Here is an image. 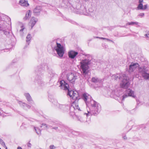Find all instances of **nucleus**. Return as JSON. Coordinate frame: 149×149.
Masks as SVG:
<instances>
[{"mask_svg":"<svg viewBox=\"0 0 149 149\" xmlns=\"http://www.w3.org/2000/svg\"><path fill=\"white\" fill-rule=\"evenodd\" d=\"M35 82L40 86H42L44 85V82L42 81L41 77L38 75L35 78Z\"/></svg>","mask_w":149,"mask_h":149,"instance_id":"obj_17","label":"nucleus"},{"mask_svg":"<svg viewBox=\"0 0 149 149\" xmlns=\"http://www.w3.org/2000/svg\"><path fill=\"white\" fill-rule=\"evenodd\" d=\"M24 95L28 101L30 102L32 100V99L29 93H25Z\"/></svg>","mask_w":149,"mask_h":149,"instance_id":"obj_25","label":"nucleus"},{"mask_svg":"<svg viewBox=\"0 0 149 149\" xmlns=\"http://www.w3.org/2000/svg\"><path fill=\"white\" fill-rule=\"evenodd\" d=\"M50 149H53L56 148V147L54 145H52L49 146Z\"/></svg>","mask_w":149,"mask_h":149,"instance_id":"obj_38","label":"nucleus"},{"mask_svg":"<svg viewBox=\"0 0 149 149\" xmlns=\"http://www.w3.org/2000/svg\"><path fill=\"white\" fill-rule=\"evenodd\" d=\"M143 1V0H139V3H142Z\"/></svg>","mask_w":149,"mask_h":149,"instance_id":"obj_43","label":"nucleus"},{"mask_svg":"<svg viewBox=\"0 0 149 149\" xmlns=\"http://www.w3.org/2000/svg\"><path fill=\"white\" fill-rule=\"evenodd\" d=\"M60 86L62 89H63L64 90H68V92L67 94V95L70 96V97L72 98L73 95L74 91H70L69 89V86L68 84L66 83L65 81L63 80H62L60 81Z\"/></svg>","mask_w":149,"mask_h":149,"instance_id":"obj_5","label":"nucleus"},{"mask_svg":"<svg viewBox=\"0 0 149 149\" xmlns=\"http://www.w3.org/2000/svg\"><path fill=\"white\" fill-rule=\"evenodd\" d=\"M19 3L21 5L23 6H27L29 5L26 0H20Z\"/></svg>","mask_w":149,"mask_h":149,"instance_id":"obj_22","label":"nucleus"},{"mask_svg":"<svg viewBox=\"0 0 149 149\" xmlns=\"http://www.w3.org/2000/svg\"><path fill=\"white\" fill-rule=\"evenodd\" d=\"M42 126H45V128H46V129H48L49 128V127L48 126V125L45 123H42Z\"/></svg>","mask_w":149,"mask_h":149,"instance_id":"obj_35","label":"nucleus"},{"mask_svg":"<svg viewBox=\"0 0 149 149\" xmlns=\"http://www.w3.org/2000/svg\"><path fill=\"white\" fill-rule=\"evenodd\" d=\"M148 7V5L147 4L143 6V10H145L147 9Z\"/></svg>","mask_w":149,"mask_h":149,"instance_id":"obj_37","label":"nucleus"},{"mask_svg":"<svg viewBox=\"0 0 149 149\" xmlns=\"http://www.w3.org/2000/svg\"><path fill=\"white\" fill-rule=\"evenodd\" d=\"M31 15V12L30 10L27 11L26 13L25 17L23 18L24 20H26L29 19Z\"/></svg>","mask_w":149,"mask_h":149,"instance_id":"obj_23","label":"nucleus"},{"mask_svg":"<svg viewBox=\"0 0 149 149\" xmlns=\"http://www.w3.org/2000/svg\"><path fill=\"white\" fill-rule=\"evenodd\" d=\"M77 79V77L76 74L71 73L67 75V79L70 82L74 83L75 80Z\"/></svg>","mask_w":149,"mask_h":149,"instance_id":"obj_10","label":"nucleus"},{"mask_svg":"<svg viewBox=\"0 0 149 149\" xmlns=\"http://www.w3.org/2000/svg\"><path fill=\"white\" fill-rule=\"evenodd\" d=\"M132 96L134 98H135L136 96L134 95V92L130 89L126 90L125 93L121 97L122 101L124 100V99L128 96Z\"/></svg>","mask_w":149,"mask_h":149,"instance_id":"obj_9","label":"nucleus"},{"mask_svg":"<svg viewBox=\"0 0 149 149\" xmlns=\"http://www.w3.org/2000/svg\"><path fill=\"white\" fill-rule=\"evenodd\" d=\"M72 23L73 24H77V23H76L75 22L73 21H72Z\"/></svg>","mask_w":149,"mask_h":149,"instance_id":"obj_46","label":"nucleus"},{"mask_svg":"<svg viewBox=\"0 0 149 149\" xmlns=\"http://www.w3.org/2000/svg\"><path fill=\"white\" fill-rule=\"evenodd\" d=\"M6 29H3V30L2 31H3L4 34L6 35H7L9 33L8 31H6Z\"/></svg>","mask_w":149,"mask_h":149,"instance_id":"obj_34","label":"nucleus"},{"mask_svg":"<svg viewBox=\"0 0 149 149\" xmlns=\"http://www.w3.org/2000/svg\"><path fill=\"white\" fill-rule=\"evenodd\" d=\"M49 69L47 64L45 63H42L40 65L38 66L35 70V71L37 72V70L40 71L41 69L44 70H48Z\"/></svg>","mask_w":149,"mask_h":149,"instance_id":"obj_12","label":"nucleus"},{"mask_svg":"<svg viewBox=\"0 0 149 149\" xmlns=\"http://www.w3.org/2000/svg\"><path fill=\"white\" fill-rule=\"evenodd\" d=\"M143 6L142 3H139L137 7L138 10H142L143 9Z\"/></svg>","mask_w":149,"mask_h":149,"instance_id":"obj_27","label":"nucleus"},{"mask_svg":"<svg viewBox=\"0 0 149 149\" xmlns=\"http://www.w3.org/2000/svg\"><path fill=\"white\" fill-rule=\"evenodd\" d=\"M135 77L136 78H138L139 77V75L138 74H136L135 75Z\"/></svg>","mask_w":149,"mask_h":149,"instance_id":"obj_45","label":"nucleus"},{"mask_svg":"<svg viewBox=\"0 0 149 149\" xmlns=\"http://www.w3.org/2000/svg\"><path fill=\"white\" fill-rule=\"evenodd\" d=\"M69 57L72 59H74L78 54V53L73 50L70 51L68 53Z\"/></svg>","mask_w":149,"mask_h":149,"instance_id":"obj_15","label":"nucleus"},{"mask_svg":"<svg viewBox=\"0 0 149 149\" xmlns=\"http://www.w3.org/2000/svg\"><path fill=\"white\" fill-rule=\"evenodd\" d=\"M56 75V74L54 72H51L50 74V76L51 77H53Z\"/></svg>","mask_w":149,"mask_h":149,"instance_id":"obj_36","label":"nucleus"},{"mask_svg":"<svg viewBox=\"0 0 149 149\" xmlns=\"http://www.w3.org/2000/svg\"><path fill=\"white\" fill-rule=\"evenodd\" d=\"M144 15V13H140L139 15L138 16L142 17Z\"/></svg>","mask_w":149,"mask_h":149,"instance_id":"obj_39","label":"nucleus"},{"mask_svg":"<svg viewBox=\"0 0 149 149\" xmlns=\"http://www.w3.org/2000/svg\"><path fill=\"white\" fill-rule=\"evenodd\" d=\"M38 20V19L34 17H33L31 18L30 23L31 24V28L32 29L33 26L36 24Z\"/></svg>","mask_w":149,"mask_h":149,"instance_id":"obj_21","label":"nucleus"},{"mask_svg":"<svg viewBox=\"0 0 149 149\" xmlns=\"http://www.w3.org/2000/svg\"><path fill=\"white\" fill-rule=\"evenodd\" d=\"M31 144L29 143V142L28 143V146L29 147H31Z\"/></svg>","mask_w":149,"mask_h":149,"instance_id":"obj_41","label":"nucleus"},{"mask_svg":"<svg viewBox=\"0 0 149 149\" xmlns=\"http://www.w3.org/2000/svg\"><path fill=\"white\" fill-rule=\"evenodd\" d=\"M54 123V122H51V123H50V124H51V125H53Z\"/></svg>","mask_w":149,"mask_h":149,"instance_id":"obj_51","label":"nucleus"},{"mask_svg":"<svg viewBox=\"0 0 149 149\" xmlns=\"http://www.w3.org/2000/svg\"><path fill=\"white\" fill-rule=\"evenodd\" d=\"M71 10L77 14H80L85 15H91L93 14L94 10L92 8H90L87 10L86 8L79 3H76L71 7Z\"/></svg>","mask_w":149,"mask_h":149,"instance_id":"obj_3","label":"nucleus"},{"mask_svg":"<svg viewBox=\"0 0 149 149\" xmlns=\"http://www.w3.org/2000/svg\"><path fill=\"white\" fill-rule=\"evenodd\" d=\"M41 11V7L40 6H37L34 9L33 13L35 15H38L40 14V12Z\"/></svg>","mask_w":149,"mask_h":149,"instance_id":"obj_19","label":"nucleus"},{"mask_svg":"<svg viewBox=\"0 0 149 149\" xmlns=\"http://www.w3.org/2000/svg\"><path fill=\"white\" fill-rule=\"evenodd\" d=\"M2 18L0 17V31H1L3 29H6L7 28V23L3 20L1 19Z\"/></svg>","mask_w":149,"mask_h":149,"instance_id":"obj_13","label":"nucleus"},{"mask_svg":"<svg viewBox=\"0 0 149 149\" xmlns=\"http://www.w3.org/2000/svg\"><path fill=\"white\" fill-rule=\"evenodd\" d=\"M34 129L36 133L38 135H40L41 134L40 130L39 129L37 128H36L35 127H34Z\"/></svg>","mask_w":149,"mask_h":149,"instance_id":"obj_29","label":"nucleus"},{"mask_svg":"<svg viewBox=\"0 0 149 149\" xmlns=\"http://www.w3.org/2000/svg\"><path fill=\"white\" fill-rule=\"evenodd\" d=\"M58 128V127H56L52 128V129H54L55 130H56Z\"/></svg>","mask_w":149,"mask_h":149,"instance_id":"obj_42","label":"nucleus"},{"mask_svg":"<svg viewBox=\"0 0 149 149\" xmlns=\"http://www.w3.org/2000/svg\"><path fill=\"white\" fill-rule=\"evenodd\" d=\"M21 29L19 31V32L20 33V34L21 35H23V30L24 29V28L23 27V26H21Z\"/></svg>","mask_w":149,"mask_h":149,"instance_id":"obj_32","label":"nucleus"},{"mask_svg":"<svg viewBox=\"0 0 149 149\" xmlns=\"http://www.w3.org/2000/svg\"><path fill=\"white\" fill-rule=\"evenodd\" d=\"M145 36L148 38H149V31H147L145 35Z\"/></svg>","mask_w":149,"mask_h":149,"instance_id":"obj_33","label":"nucleus"},{"mask_svg":"<svg viewBox=\"0 0 149 149\" xmlns=\"http://www.w3.org/2000/svg\"><path fill=\"white\" fill-rule=\"evenodd\" d=\"M5 147V148L6 149H7V148L6 146Z\"/></svg>","mask_w":149,"mask_h":149,"instance_id":"obj_52","label":"nucleus"},{"mask_svg":"<svg viewBox=\"0 0 149 149\" xmlns=\"http://www.w3.org/2000/svg\"><path fill=\"white\" fill-rule=\"evenodd\" d=\"M82 98L85 102L89 110L87 111V113H84L83 115L81 116H78L76 115L75 113L72 116L74 118L75 116H76L78 120L83 122L86 121L87 117L93 115L96 116L98 114L101 110V106L99 103L93 99L91 100L90 96H87L86 94H83Z\"/></svg>","mask_w":149,"mask_h":149,"instance_id":"obj_1","label":"nucleus"},{"mask_svg":"<svg viewBox=\"0 0 149 149\" xmlns=\"http://www.w3.org/2000/svg\"><path fill=\"white\" fill-rule=\"evenodd\" d=\"M31 38V35L29 34H28L26 37V42L27 44L26 46L29 45Z\"/></svg>","mask_w":149,"mask_h":149,"instance_id":"obj_26","label":"nucleus"},{"mask_svg":"<svg viewBox=\"0 0 149 149\" xmlns=\"http://www.w3.org/2000/svg\"><path fill=\"white\" fill-rule=\"evenodd\" d=\"M72 99L73 100H75V101L74 102L76 101L77 102V103L78 104L77 100H79L80 98L79 97L78 93L77 92H74Z\"/></svg>","mask_w":149,"mask_h":149,"instance_id":"obj_20","label":"nucleus"},{"mask_svg":"<svg viewBox=\"0 0 149 149\" xmlns=\"http://www.w3.org/2000/svg\"><path fill=\"white\" fill-rule=\"evenodd\" d=\"M0 143L4 147H5V146H6L5 143L3 140L1 139H0Z\"/></svg>","mask_w":149,"mask_h":149,"instance_id":"obj_31","label":"nucleus"},{"mask_svg":"<svg viewBox=\"0 0 149 149\" xmlns=\"http://www.w3.org/2000/svg\"><path fill=\"white\" fill-rule=\"evenodd\" d=\"M59 107L63 110L65 111H70V114L71 116L74 115L77 112L76 110H78L79 111H81L79 107L78 104L76 101L74 102L71 105L68 106L58 104Z\"/></svg>","mask_w":149,"mask_h":149,"instance_id":"obj_4","label":"nucleus"},{"mask_svg":"<svg viewBox=\"0 0 149 149\" xmlns=\"http://www.w3.org/2000/svg\"><path fill=\"white\" fill-rule=\"evenodd\" d=\"M92 81L98 85V87L102 85V80L97 77H93L92 79Z\"/></svg>","mask_w":149,"mask_h":149,"instance_id":"obj_14","label":"nucleus"},{"mask_svg":"<svg viewBox=\"0 0 149 149\" xmlns=\"http://www.w3.org/2000/svg\"><path fill=\"white\" fill-rule=\"evenodd\" d=\"M0 149H1V148H0Z\"/></svg>","mask_w":149,"mask_h":149,"instance_id":"obj_54","label":"nucleus"},{"mask_svg":"<svg viewBox=\"0 0 149 149\" xmlns=\"http://www.w3.org/2000/svg\"><path fill=\"white\" fill-rule=\"evenodd\" d=\"M40 127H42V126H40Z\"/></svg>","mask_w":149,"mask_h":149,"instance_id":"obj_53","label":"nucleus"},{"mask_svg":"<svg viewBox=\"0 0 149 149\" xmlns=\"http://www.w3.org/2000/svg\"><path fill=\"white\" fill-rule=\"evenodd\" d=\"M1 139L0 138V139Z\"/></svg>","mask_w":149,"mask_h":149,"instance_id":"obj_55","label":"nucleus"},{"mask_svg":"<svg viewBox=\"0 0 149 149\" xmlns=\"http://www.w3.org/2000/svg\"><path fill=\"white\" fill-rule=\"evenodd\" d=\"M18 103L25 110L29 109L31 107V106L30 105L21 101H19L18 102Z\"/></svg>","mask_w":149,"mask_h":149,"instance_id":"obj_18","label":"nucleus"},{"mask_svg":"<svg viewBox=\"0 0 149 149\" xmlns=\"http://www.w3.org/2000/svg\"><path fill=\"white\" fill-rule=\"evenodd\" d=\"M139 65L138 63L132 62L129 66L128 71L130 72H133L137 67H139Z\"/></svg>","mask_w":149,"mask_h":149,"instance_id":"obj_11","label":"nucleus"},{"mask_svg":"<svg viewBox=\"0 0 149 149\" xmlns=\"http://www.w3.org/2000/svg\"><path fill=\"white\" fill-rule=\"evenodd\" d=\"M110 96L111 97L115 98L116 99V97H119V96H118V95L117 94V92H116V91L115 90L112 91L111 94Z\"/></svg>","mask_w":149,"mask_h":149,"instance_id":"obj_24","label":"nucleus"},{"mask_svg":"<svg viewBox=\"0 0 149 149\" xmlns=\"http://www.w3.org/2000/svg\"><path fill=\"white\" fill-rule=\"evenodd\" d=\"M54 49L56 51L57 54L60 58L62 57L64 54V48L61 44L56 42V45L54 47Z\"/></svg>","mask_w":149,"mask_h":149,"instance_id":"obj_7","label":"nucleus"},{"mask_svg":"<svg viewBox=\"0 0 149 149\" xmlns=\"http://www.w3.org/2000/svg\"><path fill=\"white\" fill-rule=\"evenodd\" d=\"M125 76V74L123 76V79L120 84V86L122 88L126 89L128 88L130 83L129 81V78Z\"/></svg>","mask_w":149,"mask_h":149,"instance_id":"obj_8","label":"nucleus"},{"mask_svg":"<svg viewBox=\"0 0 149 149\" xmlns=\"http://www.w3.org/2000/svg\"><path fill=\"white\" fill-rule=\"evenodd\" d=\"M17 149H22V148L20 147H18L17 148Z\"/></svg>","mask_w":149,"mask_h":149,"instance_id":"obj_47","label":"nucleus"},{"mask_svg":"<svg viewBox=\"0 0 149 149\" xmlns=\"http://www.w3.org/2000/svg\"><path fill=\"white\" fill-rule=\"evenodd\" d=\"M138 24V22H128L126 24L127 25H133L134 24L137 25Z\"/></svg>","mask_w":149,"mask_h":149,"instance_id":"obj_28","label":"nucleus"},{"mask_svg":"<svg viewBox=\"0 0 149 149\" xmlns=\"http://www.w3.org/2000/svg\"><path fill=\"white\" fill-rule=\"evenodd\" d=\"M112 77L113 78H114L115 80H116L118 78L120 79V76L118 74H117V75H113L112 76Z\"/></svg>","mask_w":149,"mask_h":149,"instance_id":"obj_30","label":"nucleus"},{"mask_svg":"<svg viewBox=\"0 0 149 149\" xmlns=\"http://www.w3.org/2000/svg\"><path fill=\"white\" fill-rule=\"evenodd\" d=\"M106 39L107 40H108L110 41H111V42H113L112 40H109V39H107V38Z\"/></svg>","mask_w":149,"mask_h":149,"instance_id":"obj_44","label":"nucleus"},{"mask_svg":"<svg viewBox=\"0 0 149 149\" xmlns=\"http://www.w3.org/2000/svg\"><path fill=\"white\" fill-rule=\"evenodd\" d=\"M138 71L144 79H149V71L146 67L143 66L139 67Z\"/></svg>","mask_w":149,"mask_h":149,"instance_id":"obj_6","label":"nucleus"},{"mask_svg":"<svg viewBox=\"0 0 149 149\" xmlns=\"http://www.w3.org/2000/svg\"><path fill=\"white\" fill-rule=\"evenodd\" d=\"M48 126L49 127V128L52 127V126L51 125H49Z\"/></svg>","mask_w":149,"mask_h":149,"instance_id":"obj_50","label":"nucleus"},{"mask_svg":"<svg viewBox=\"0 0 149 149\" xmlns=\"http://www.w3.org/2000/svg\"><path fill=\"white\" fill-rule=\"evenodd\" d=\"M101 39H107V38H103V37H102V38H100Z\"/></svg>","mask_w":149,"mask_h":149,"instance_id":"obj_49","label":"nucleus"},{"mask_svg":"<svg viewBox=\"0 0 149 149\" xmlns=\"http://www.w3.org/2000/svg\"><path fill=\"white\" fill-rule=\"evenodd\" d=\"M123 138L125 140H126L127 139V137L125 135L124 136H123Z\"/></svg>","mask_w":149,"mask_h":149,"instance_id":"obj_40","label":"nucleus"},{"mask_svg":"<svg viewBox=\"0 0 149 149\" xmlns=\"http://www.w3.org/2000/svg\"><path fill=\"white\" fill-rule=\"evenodd\" d=\"M35 82L40 86H42L44 85V82L42 81L41 77L38 75L35 78Z\"/></svg>","mask_w":149,"mask_h":149,"instance_id":"obj_16","label":"nucleus"},{"mask_svg":"<svg viewBox=\"0 0 149 149\" xmlns=\"http://www.w3.org/2000/svg\"><path fill=\"white\" fill-rule=\"evenodd\" d=\"M147 106H149V102L147 103Z\"/></svg>","mask_w":149,"mask_h":149,"instance_id":"obj_48","label":"nucleus"},{"mask_svg":"<svg viewBox=\"0 0 149 149\" xmlns=\"http://www.w3.org/2000/svg\"><path fill=\"white\" fill-rule=\"evenodd\" d=\"M85 56L84 59L81 60L80 62V68L82 70V72L83 75L85 76L88 73V65L91 64L93 66V64H96L95 62L94 61L95 60L92 59L91 56L89 54H85Z\"/></svg>","mask_w":149,"mask_h":149,"instance_id":"obj_2","label":"nucleus"}]
</instances>
